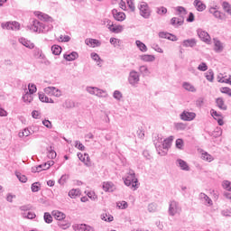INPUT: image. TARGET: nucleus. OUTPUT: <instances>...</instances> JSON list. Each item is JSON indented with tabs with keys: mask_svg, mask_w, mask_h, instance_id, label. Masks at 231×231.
<instances>
[{
	"mask_svg": "<svg viewBox=\"0 0 231 231\" xmlns=\"http://www.w3.org/2000/svg\"><path fill=\"white\" fill-rule=\"evenodd\" d=\"M174 140V136L171 135L168 138H166L163 141V143L162 144V137L158 136V142L154 143V145L158 151V154H161V156H165L167 154V152L169 149H171V145H172V141ZM162 149H165V151H162Z\"/></svg>",
	"mask_w": 231,
	"mask_h": 231,
	"instance_id": "obj_1",
	"label": "nucleus"
},
{
	"mask_svg": "<svg viewBox=\"0 0 231 231\" xmlns=\"http://www.w3.org/2000/svg\"><path fill=\"white\" fill-rule=\"evenodd\" d=\"M30 30H32V32H39V33H48V32H51V30H53V25L34 20Z\"/></svg>",
	"mask_w": 231,
	"mask_h": 231,
	"instance_id": "obj_2",
	"label": "nucleus"
},
{
	"mask_svg": "<svg viewBox=\"0 0 231 231\" xmlns=\"http://www.w3.org/2000/svg\"><path fill=\"white\" fill-rule=\"evenodd\" d=\"M169 215L170 216H176L181 212V207H180V203L176 200L171 201L169 205Z\"/></svg>",
	"mask_w": 231,
	"mask_h": 231,
	"instance_id": "obj_3",
	"label": "nucleus"
},
{
	"mask_svg": "<svg viewBox=\"0 0 231 231\" xmlns=\"http://www.w3.org/2000/svg\"><path fill=\"white\" fill-rule=\"evenodd\" d=\"M128 82L130 86L136 88V86H138V83L140 82V74H138L136 70L130 71L128 76Z\"/></svg>",
	"mask_w": 231,
	"mask_h": 231,
	"instance_id": "obj_4",
	"label": "nucleus"
},
{
	"mask_svg": "<svg viewBox=\"0 0 231 231\" xmlns=\"http://www.w3.org/2000/svg\"><path fill=\"white\" fill-rule=\"evenodd\" d=\"M86 90L90 95H95L96 97H107V93L105 90L100 89L97 87H87Z\"/></svg>",
	"mask_w": 231,
	"mask_h": 231,
	"instance_id": "obj_5",
	"label": "nucleus"
},
{
	"mask_svg": "<svg viewBox=\"0 0 231 231\" xmlns=\"http://www.w3.org/2000/svg\"><path fill=\"white\" fill-rule=\"evenodd\" d=\"M140 10V15L143 17L144 19H149L151 17V9L149 8V5L145 2H142L139 5Z\"/></svg>",
	"mask_w": 231,
	"mask_h": 231,
	"instance_id": "obj_6",
	"label": "nucleus"
},
{
	"mask_svg": "<svg viewBox=\"0 0 231 231\" xmlns=\"http://www.w3.org/2000/svg\"><path fill=\"white\" fill-rule=\"evenodd\" d=\"M125 180H128L129 181L134 182L132 184V189H134V190H136V189H138V179H136V174L134 173V171L130 170Z\"/></svg>",
	"mask_w": 231,
	"mask_h": 231,
	"instance_id": "obj_7",
	"label": "nucleus"
},
{
	"mask_svg": "<svg viewBox=\"0 0 231 231\" xmlns=\"http://www.w3.org/2000/svg\"><path fill=\"white\" fill-rule=\"evenodd\" d=\"M20 26L18 22H7L1 24L3 30H19Z\"/></svg>",
	"mask_w": 231,
	"mask_h": 231,
	"instance_id": "obj_8",
	"label": "nucleus"
},
{
	"mask_svg": "<svg viewBox=\"0 0 231 231\" xmlns=\"http://www.w3.org/2000/svg\"><path fill=\"white\" fill-rule=\"evenodd\" d=\"M180 120H183L184 122H192L194 118H196V113L194 112H188V111H183L180 114Z\"/></svg>",
	"mask_w": 231,
	"mask_h": 231,
	"instance_id": "obj_9",
	"label": "nucleus"
},
{
	"mask_svg": "<svg viewBox=\"0 0 231 231\" xmlns=\"http://www.w3.org/2000/svg\"><path fill=\"white\" fill-rule=\"evenodd\" d=\"M197 33L203 42H206V44H210V34L207 32L206 31H203L201 29L197 30Z\"/></svg>",
	"mask_w": 231,
	"mask_h": 231,
	"instance_id": "obj_10",
	"label": "nucleus"
},
{
	"mask_svg": "<svg viewBox=\"0 0 231 231\" xmlns=\"http://www.w3.org/2000/svg\"><path fill=\"white\" fill-rule=\"evenodd\" d=\"M183 23H185V18L183 15H180V17H172L171 19V26H174V28H180V26H183Z\"/></svg>",
	"mask_w": 231,
	"mask_h": 231,
	"instance_id": "obj_11",
	"label": "nucleus"
},
{
	"mask_svg": "<svg viewBox=\"0 0 231 231\" xmlns=\"http://www.w3.org/2000/svg\"><path fill=\"white\" fill-rule=\"evenodd\" d=\"M112 15L116 21H119L120 23L125 21V13L118 12L116 9L112 10Z\"/></svg>",
	"mask_w": 231,
	"mask_h": 231,
	"instance_id": "obj_12",
	"label": "nucleus"
},
{
	"mask_svg": "<svg viewBox=\"0 0 231 231\" xmlns=\"http://www.w3.org/2000/svg\"><path fill=\"white\" fill-rule=\"evenodd\" d=\"M210 113L211 116H213V118L217 120L218 125H225V122L223 121V116L220 113H217V111L214 109H211Z\"/></svg>",
	"mask_w": 231,
	"mask_h": 231,
	"instance_id": "obj_13",
	"label": "nucleus"
},
{
	"mask_svg": "<svg viewBox=\"0 0 231 231\" xmlns=\"http://www.w3.org/2000/svg\"><path fill=\"white\" fill-rule=\"evenodd\" d=\"M213 42H214V45H215L214 51L217 53H221V51H223V50H225V47L223 46V42H221V41H219L217 38H214Z\"/></svg>",
	"mask_w": 231,
	"mask_h": 231,
	"instance_id": "obj_14",
	"label": "nucleus"
},
{
	"mask_svg": "<svg viewBox=\"0 0 231 231\" xmlns=\"http://www.w3.org/2000/svg\"><path fill=\"white\" fill-rule=\"evenodd\" d=\"M196 44H198V41H196L195 38L184 40L182 42V46L184 48H194V46H196Z\"/></svg>",
	"mask_w": 231,
	"mask_h": 231,
	"instance_id": "obj_15",
	"label": "nucleus"
},
{
	"mask_svg": "<svg viewBox=\"0 0 231 231\" xmlns=\"http://www.w3.org/2000/svg\"><path fill=\"white\" fill-rule=\"evenodd\" d=\"M193 5L198 12H204L207 9V5L201 0H194Z\"/></svg>",
	"mask_w": 231,
	"mask_h": 231,
	"instance_id": "obj_16",
	"label": "nucleus"
},
{
	"mask_svg": "<svg viewBox=\"0 0 231 231\" xmlns=\"http://www.w3.org/2000/svg\"><path fill=\"white\" fill-rule=\"evenodd\" d=\"M108 30L112 32V33H122V32H124V26L111 23Z\"/></svg>",
	"mask_w": 231,
	"mask_h": 231,
	"instance_id": "obj_17",
	"label": "nucleus"
},
{
	"mask_svg": "<svg viewBox=\"0 0 231 231\" xmlns=\"http://www.w3.org/2000/svg\"><path fill=\"white\" fill-rule=\"evenodd\" d=\"M63 58L68 62H71L73 60H76V59H79V53L77 51H72L69 54H64Z\"/></svg>",
	"mask_w": 231,
	"mask_h": 231,
	"instance_id": "obj_18",
	"label": "nucleus"
},
{
	"mask_svg": "<svg viewBox=\"0 0 231 231\" xmlns=\"http://www.w3.org/2000/svg\"><path fill=\"white\" fill-rule=\"evenodd\" d=\"M116 189V188L113 182L103 183V190H105V192H115Z\"/></svg>",
	"mask_w": 231,
	"mask_h": 231,
	"instance_id": "obj_19",
	"label": "nucleus"
},
{
	"mask_svg": "<svg viewBox=\"0 0 231 231\" xmlns=\"http://www.w3.org/2000/svg\"><path fill=\"white\" fill-rule=\"evenodd\" d=\"M36 15L38 18H40L41 21H45V23H53V18L46 14L38 12Z\"/></svg>",
	"mask_w": 231,
	"mask_h": 231,
	"instance_id": "obj_20",
	"label": "nucleus"
},
{
	"mask_svg": "<svg viewBox=\"0 0 231 231\" xmlns=\"http://www.w3.org/2000/svg\"><path fill=\"white\" fill-rule=\"evenodd\" d=\"M85 43L88 45V46H92V48H95V47H98L102 44V42H100V41L97 40V39H93V38H90V39H87L85 41Z\"/></svg>",
	"mask_w": 231,
	"mask_h": 231,
	"instance_id": "obj_21",
	"label": "nucleus"
},
{
	"mask_svg": "<svg viewBox=\"0 0 231 231\" xmlns=\"http://www.w3.org/2000/svg\"><path fill=\"white\" fill-rule=\"evenodd\" d=\"M140 58L141 60H143V62H154V60H156V57L151 54L141 55Z\"/></svg>",
	"mask_w": 231,
	"mask_h": 231,
	"instance_id": "obj_22",
	"label": "nucleus"
},
{
	"mask_svg": "<svg viewBox=\"0 0 231 231\" xmlns=\"http://www.w3.org/2000/svg\"><path fill=\"white\" fill-rule=\"evenodd\" d=\"M216 104L222 111H226L227 106L225 105V100H223V97L217 98Z\"/></svg>",
	"mask_w": 231,
	"mask_h": 231,
	"instance_id": "obj_23",
	"label": "nucleus"
},
{
	"mask_svg": "<svg viewBox=\"0 0 231 231\" xmlns=\"http://www.w3.org/2000/svg\"><path fill=\"white\" fill-rule=\"evenodd\" d=\"M177 163H179V167H180L181 171H190V167H189L187 162L178 159Z\"/></svg>",
	"mask_w": 231,
	"mask_h": 231,
	"instance_id": "obj_24",
	"label": "nucleus"
},
{
	"mask_svg": "<svg viewBox=\"0 0 231 231\" xmlns=\"http://www.w3.org/2000/svg\"><path fill=\"white\" fill-rule=\"evenodd\" d=\"M52 216L57 219V221H62V219H66V214L60 211H52Z\"/></svg>",
	"mask_w": 231,
	"mask_h": 231,
	"instance_id": "obj_25",
	"label": "nucleus"
},
{
	"mask_svg": "<svg viewBox=\"0 0 231 231\" xmlns=\"http://www.w3.org/2000/svg\"><path fill=\"white\" fill-rule=\"evenodd\" d=\"M139 71L143 75V77H149L151 75V71L147 66L143 65L139 67Z\"/></svg>",
	"mask_w": 231,
	"mask_h": 231,
	"instance_id": "obj_26",
	"label": "nucleus"
},
{
	"mask_svg": "<svg viewBox=\"0 0 231 231\" xmlns=\"http://www.w3.org/2000/svg\"><path fill=\"white\" fill-rule=\"evenodd\" d=\"M199 199H202L206 205H212V199L205 193L199 194Z\"/></svg>",
	"mask_w": 231,
	"mask_h": 231,
	"instance_id": "obj_27",
	"label": "nucleus"
},
{
	"mask_svg": "<svg viewBox=\"0 0 231 231\" xmlns=\"http://www.w3.org/2000/svg\"><path fill=\"white\" fill-rule=\"evenodd\" d=\"M33 57H35V59H46V56L42 54V51L39 48L33 50Z\"/></svg>",
	"mask_w": 231,
	"mask_h": 231,
	"instance_id": "obj_28",
	"label": "nucleus"
},
{
	"mask_svg": "<svg viewBox=\"0 0 231 231\" xmlns=\"http://www.w3.org/2000/svg\"><path fill=\"white\" fill-rule=\"evenodd\" d=\"M135 44L137 48H139L140 51H143V53H145V51H147V45H145V43L142 42L140 40H137L135 42Z\"/></svg>",
	"mask_w": 231,
	"mask_h": 231,
	"instance_id": "obj_29",
	"label": "nucleus"
},
{
	"mask_svg": "<svg viewBox=\"0 0 231 231\" xmlns=\"http://www.w3.org/2000/svg\"><path fill=\"white\" fill-rule=\"evenodd\" d=\"M22 217H24L25 219H35L37 217V215H35V212H23Z\"/></svg>",
	"mask_w": 231,
	"mask_h": 231,
	"instance_id": "obj_30",
	"label": "nucleus"
},
{
	"mask_svg": "<svg viewBox=\"0 0 231 231\" xmlns=\"http://www.w3.org/2000/svg\"><path fill=\"white\" fill-rule=\"evenodd\" d=\"M33 94L27 92L23 96V102H27V104H31L33 101Z\"/></svg>",
	"mask_w": 231,
	"mask_h": 231,
	"instance_id": "obj_31",
	"label": "nucleus"
},
{
	"mask_svg": "<svg viewBox=\"0 0 231 231\" xmlns=\"http://www.w3.org/2000/svg\"><path fill=\"white\" fill-rule=\"evenodd\" d=\"M21 43L25 46V48H29V50H33L35 48V44L26 39H21Z\"/></svg>",
	"mask_w": 231,
	"mask_h": 231,
	"instance_id": "obj_32",
	"label": "nucleus"
},
{
	"mask_svg": "<svg viewBox=\"0 0 231 231\" xmlns=\"http://www.w3.org/2000/svg\"><path fill=\"white\" fill-rule=\"evenodd\" d=\"M46 91H49V93H52L54 97H60V90L57 89L55 87H48L46 88Z\"/></svg>",
	"mask_w": 231,
	"mask_h": 231,
	"instance_id": "obj_33",
	"label": "nucleus"
},
{
	"mask_svg": "<svg viewBox=\"0 0 231 231\" xmlns=\"http://www.w3.org/2000/svg\"><path fill=\"white\" fill-rule=\"evenodd\" d=\"M182 87L186 89V91H190L191 93H196V88H194V86H192L189 82H184L182 84Z\"/></svg>",
	"mask_w": 231,
	"mask_h": 231,
	"instance_id": "obj_34",
	"label": "nucleus"
},
{
	"mask_svg": "<svg viewBox=\"0 0 231 231\" xmlns=\"http://www.w3.org/2000/svg\"><path fill=\"white\" fill-rule=\"evenodd\" d=\"M15 176L21 183H26V181H28V177H26V175H23V173L19 171L15 172Z\"/></svg>",
	"mask_w": 231,
	"mask_h": 231,
	"instance_id": "obj_35",
	"label": "nucleus"
},
{
	"mask_svg": "<svg viewBox=\"0 0 231 231\" xmlns=\"http://www.w3.org/2000/svg\"><path fill=\"white\" fill-rule=\"evenodd\" d=\"M90 56H91L92 60L98 62L97 66H99V68H101L102 65H100V63L102 62V59L100 58V56L96 52H92Z\"/></svg>",
	"mask_w": 231,
	"mask_h": 231,
	"instance_id": "obj_36",
	"label": "nucleus"
},
{
	"mask_svg": "<svg viewBox=\"0 0 231 231\" xmlns=\"http://www.w3.org/2000/svg\"><path fill=\"white\" fill-rule=\"evenodd\" d=\"M51 51H52L53 55H60V53H62V47H60L59 45H52Z\"/></svg>",
	"mask_w": 231,
	"mask_h": 231,
	"instance_id": "obj_37",
	"label": "nucleus"
},
{
	"mask_svg": "<svg viewBox=\"0 0 231 231\" xmlns=\"http://www.w3.org/2000/svg\"><path fill=\"white\" fill-rule=\"evenodd\" d=\"M201 158L202 160H205V162H214V157L207 152H202Z\"/></svg>",
	"mask_w": 231,
	"mask_h": 231,
	"instance_id": "obj_38",
	"label": "nucleus"
},
{
	"mask_svg": "<svg viewBox=\"0 0 231 231\" xmlns=\"http://www.w3.org/2000/svg\"><path fill=\"white\" fill-rule=\"evenodd\" d=\"M174 128L176 131H185L187 129V125L184 123H174Z\"/></svg>",
	"mask_w": 231,
	"mask_h": 231,
	"instance_id": "obj_39",
	"label": "nucleus"
},
{
	"mask_svg": "<svg viewBox=\"0 0 231 231\" xmlns=\"http://www.w3.org/2000/svg\"><path fill=\"white\" fill-rule=\"evenodd\" d=\"M43 219L45 221V223H47L48 225H50L51 223H53V217H51V214L45 212L43 215Z\"/></svg>",
	"mask_w": 231,
	"mask_h": 231,
	"instance_id": "obj_40",
	"label": "nucleus"
},
{
	"mask_svg": "<svg viewBox=\"0 0 231 231\" xmlns=\"http://www.w3.org/2000/svg\"><path fill=\"white\" fill-rule=\"evenodd\" d=\"M48 158L51 160H55V158H57V152L53 150L51 146L48 149Z\"/></svg>",
	"mask_w": 231,
	"mask_h": 231,
	"instance_id": "obj_41",
	"label": "nucleus"
},
{
	"mask_svg": "<svg viewBox=\"0 0 231 231\" xmlns=\"http://www.w3.org/2000/svg\"><path fill=\"white\" fill-rule=\"evenodd\" d=\"M80 195V189H71L69 191V198H72V199H75V198H78V196Z\"/></svg>",
	"mask_w": 231,
	"mask_h": 231,
	"instance_id": "obj_42",
	"label": "nucleus"
},
{
	"mask_svg": "<svg viewBox=\"0 0 231 231\" xmlns=\"http://www.w3.org/2000/svg\"><path fill=\"white\" fill-rule=\"evenodd\" d=\"M206 79L208 80V82H214V71L212 69H209L206 73Z\"/></svg>",
	"mask_w": 231,
	"mask_h": 231,
	"instance_id": "obj_43",
	"label": "nucleus"
},
{
	"mask_svg": "<svg viewBox=\"0 0 231 231\" xmlns=\"http://www.w3.org/2000/svg\"><path fill=\"white\" fill-rule=\"evenodd\" d=\"M32 192H39L41 190V184L39 182H34L31 186Z\"/></svg>",
	"mask_w": 231,
	"mask_h": 231,
	"instance_id": "obj_44",
	"label": "nucleus"
},
{
	"mask_svg": "<svg viewBox=\"0 0 231 231\" xmlns=\"http://www.w3.org/2000/svg\"><path fill=\"white\" fill-rule=\"evenodd\" d=\"M156 14H158V15H165V14H167V7H164V6L157 7Z\"/></svg>",
	"mask_w": 231,
	"mask_h": 231,
	"instance_id": "obj_45",
	"label": "nucleus"
},
{
	"mask_svg": "<svg viewBox=\"0 0 231 231\" xmlns=\"http://www.w3.org/2000/svg\"><path fill=\"white\" fill-rule=\"evenodd\" d=\"M175 10L179 13V15H181V14L182 15H187L188 14L187 9L183 6H177Z\"/></svg>",
	"mask_w": 231,
	"mask_h": 231,
	"instance_id": "obj_46",
	"label": "nucleus"
},
{
	"mask_svg": "<svg viewBox=\"0 0 231 231\" xmlns=\"http://www.w3.org/2000/svg\"><path fill=\"white\" fill-rule=\"evenodd\" d=\"M86 224H76L73 226L75 231H85Z\"/></svg>",
	"mask_w": 231,
	"mask_h": 231,
	"instance_id": "obj_47",
	"label": "nucleus"
},
{
	"mask_svg": "<svg viewBox=\"0 0 231 231\" xmlns=\"http://www.w3.org/2000/svg\"><path fill=\"white\" fill-rule=\"evenodd\" d=\"M222 187L226 190H228L229 192H231V182H230V180H224L222 182Z\"/></svg>",
	"mask_w": 231,
	"mask_h": 231,
	"instance_id": "obj_48",
	"label": "nucleus"
},
{
	"mask_svg": "<svg viewBox=\"0 0 231 231\" xmlns=\"http://www.w3.org/2000/svg\"><path fill=\"white\" fill-rule=\"evenodd\" d=\"M183 145H184L183 139L179 138L176 140L175 146L177 149H180L181 151L183 149Z\"/></svg>",
	"mask_w": 231,
	"mask_h": 231,
	"instance_id": "obj_49",
	"label": "nucleus"
},
{
	"mask_svg": "<svg viewBox=\"0 0 231 231\" xmlns=\"http://www.w3.org/2000/svg\"><path fill=\"white\" fill-rule=\"evenodd\" d=\"M222 6H223V9L225 10V12H226V14H229V15H231L230 4H228V2H224Z\"/></svg>",
	"mask_w": 231,
	"mask_h": 231,
	"instance_id": "obj_50",
	"label": "nucleus"
},
{
	"mask_svg": "<svg viewBox=\"0 0 231 231\" xmlns=\"http://www.w3.org/2000/svg\"><path fill=\"white\" fill-rule=\"evenodd\" d=\"M30 134H32V132H30V129L25 128V129H23V132H20V133L18 134V136H19L20 138H23V136H30Z\"/></svg>",
	"mask_w": 231,
	"mask_h": 231,
	"instance_id": "obj_51",
	"label": "nucleus"
},
{
	"mask_svg": "<svg viewBox=\"0 0 231 231\" xmlns=\"http://www.w3.org/2000/svg\"><path fill=\"white\" fill-rule=\"evenodd\" d=\"M58 226H60V228H62L63 230H66V228H69V226H71L69 223H66L64 221H60L58 223Z\"/></svg>",
	"mask_w": 231,
	"mask_h": 231,
	"instance_id": "obj_52",
	"label": "nucleus"
},
{
	"mask_svg": "<svg viewBox=\"0 0 231 231\" xmlns=\"http://www.w3.org/2000/svg\"><path fill=\"white\" fill-rule=\"evenodd\" d=\"M29 93L33 95V93H37V86L35 84H29L28 85Z\"/></svg>",
	"mask_w": 231,
	"mask_h": 231,
	"instance_id": "obj_53",
	"label": "nucleus"
},
{
	"mask_svg": "<svg viewBox=\"0 0 231 231\" xmlns=\"http://www.w3.org/2000/svg\"><path fill=\"white\" fill-rule=\"evenodd\" d=\"M171 33L165 32H159V37H160L161 39H168V41H170V39H171Z\"/></svg>",
	"mask_w": 231,
	"mask_h": 231,
	"instance_id": "obj_54",
	"label": "nucleus"
},
{
	"mask_svg": "<svg viewBox=\"0 0 231 231\" xmlns=\"http://www.w3.org/2000/svg\"><path fill=\"white\" fill-rule=\"evenodd\" d=\"M221 93H224L225 95H228V97H231V89L228 87H223L220 88Z\"/></svg>",
	"mask_w": 231,
	"mask_h": 231,
	"instance_id": "obj_55",
	"label": "nucleus"
},
{
	"mask_svg": "<svg viewBox=\"0 0 231 231\" xmlns=\"http://www.w3.org/2000/svg\"><path fill=\"white\" fill-rule=\"evenodd\" d=\"M20 210H22V212H30V210H32V205L28 204V205H23L21 206Z\"/></svg>",
	"mask_w": 231,
	"mask_h": 231,
	"instance_id": "obj_56",
	"label": "nucleus"
},
{
	"mask_svg": "<svg viewBox=\"0 0 231 231\" xmlns=\"http://www.w3.org/2000/svg\"><path fill=\"white\" fill-rule=\"evenodd\" d=\"M102 24H103V26H106V28L109 30V26H111V24H113V22L111 20H109V18H105L102 20Z\"/></svg>",
	"mask_w": 231,
	"mask_h": 231,
	"instance_id": "obj_57",
	"label": "nucleus"
},
{
	"mask_svg": "<svg viewBox=\"0 0 231 231\" xmlns=\"http://www.w3.org/2000/svg\"><path fill=\"white\" fill-rule=\"evenodd\" d=\"M65 106L68 109H73L75 107V102L73 100H67Z\"/></svg>",
	"mask_w": 231,
	"mask_h": 231,
	"instance_id": "obj_58",
	"label": "nucleus"
},
{
	"mask_svg": "<svg viewBox=\"0 0 231 231\" xmlns=\"http://www.w3.org/2000/svg\"><path fill=\"white\" fill-rule=\"evenodd\" d=\"M110 44H113V46L116 48V46H120V40L116 38H110Z\"/></svg>",
	"mask_w": 231,
	"mask_h": 231,
	"instance_id": "obj_59",
	"label": "nucleus"
},
{
	"mask_svg": "<svg viewBox=\"0 0 231 231\" xmlns=\"http://www.w3.org/2000/svg\"><path fill=\"white\" fill-rule=\"evenodd\" d=\"M198 69L199 71H207V69H208V66H207V63L202 62L199 65Z\"/></svg>",
	"mask_w": 231,
	"mask_h": 231,
	"instance_id": "obj_60",
	"label": "nucleus"
},
{
	"mask_svg": "<svg viewBox=\"0 0 231 231\" xmlns=\"http://www.w3.org/2000/svg\"><path fill=\"white\" fill-rule=\"evenodd\" d=\"M113 97L116 100H122V92H120V90H116Z\"/></svg>",
	"mask_w": 231,
	"mask_h": 231,
	"instance_id": "obj_61",
	"label": "nucleus"
},
{
	"mask_svg": "<svg viewBox=\"0 0 231 231\" xmlns=\"http://www.w3.org/2000/svg\"><path fill=\"white\" fill-rule=\"evenodd\" d=\"M76 149H79V151H85L86 146H84V144H82V143L76 141V144H75Z\"/></svg>",
	"mask_w": 231,
	"mask_h": 231,
	"instance_id": "obj_62",
	"label": "nucleus"
},
{
	"mask_svg": "<svg viewBox=\"0 0 231 231\" xmlns=\"http://www.w3.org/2000/svg\"><path fill=\"white\" fill-rule=\"evenodd\" d=\"M48 97H46V95L44 93H39V100H41V102H45V104L48 102Z\"/></svg>",
	"mask_w": 231,
	"mask_h": 231,
	"instance_id": "obj_63",
	"label": "nucleus"
},
{
	"mask_svg": "<svg viewBox=\"0 0 231 231\" xmlns=\"http://www.w3.org/2000/svg\"><path fill=\"white\" fill-rule=\"evenodd\" d=\"M221 214L225 217H231V210H228V209L222 210Z\"/></svg>",
	"mask_w": 231,
	"mask_h": 231,
	"instance_id": "obj_64",
	"label": "nucleus"
}]
</instances>
